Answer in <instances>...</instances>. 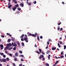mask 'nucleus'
<instances>
[{
    "label": "nucleus",
    "instance_id": "obj_1",
    "mask_svg": "<svg viewBox=\"0 0 66 66\" xmlns=\"http://www.w3.org/2000/svg\"><path fill=\"white\" fill-rule=\"evenodd\" d=\"M24 40L26 42V43H28L29 42V40H28V38L27 37H25L24 38Z\"/></svg>",
    "mask_w": 66,
    "mask_h": 66
},
{
    "label": "nucleus",
    "instance_id": "obj_2",
    "mask_svg": "<svg viewBox=\"0 0 66 66\" xmlns=\"http://www.w3.org/2000/svg\"><path fill=\"white\" fill-rule=\"evenodd\" d=\"M39 52L38 51H35V52H36V53H38V54H40V53H41V51H42V49H39Z\"/></svg>",
    "mask_w": 66,
    "mask_h": 66
},
{
    "label": "nucleus",
    "instance_id": "obj_3",
    "mask_svg": "<svg viewBox=\"0 0 66 66\" xmlns=\"http://www.w3.org/2000/svg\"><path fill=\"white\" fill-rule=\"evenodd\" d=\"M12 46V45L11 43H9V44H6V46L8 47H11V46Z\"/></svg>",
    "mask_w": 66,
    "mask_h": 66
},
{
    "label": "nucleus",
    "instance_id": "obj_4",
    "mask_svg": "<svg viewBox=\"0 0 66 66\" xmlns=\"http://www.w3.org/2000/svg\"><path fill=\"white\" fill-rule=\"evenodd\" d=\"M29 36H34V37H36V36L34 34H29Z\"/></svg>",
    "mask_w": 66,
    "mask_h": 66
},
{
    "label": "nucleus",
    "instance_id": "obj_5",
    "mask_svg": "<svg viewBox=\"0 0 66 66\" xmlns=\"http://www.w3.org/2000/svg\"><path fill=\"white\" fill-rule=\"evenodd\" d=\"M12 45L13 46H14L15 47H17V44L15 43H14V44L13 42H12Z\"/></svg>",
    "mask_w": 66,
    "mask_h": 66
},
{
    "label": "nucleus",
    "instance_id": "obj_6",
    "mask_svg": "<svg viewBox=\"0 0 66 66\" xmlns=\"http://www.w3.org/2000/svg\"><path fill=\"white\" fill-rule=\"evenodd\" d=\"M44 57V56H43V55H41L39 57V59H41L42 58H43Z\"/></svg>",
    "mask_w": 66,
    "mask_h": 66
},
{
    "label": "nucleus",
    "instance_id": "obj_7",
    "mask_svg": "<svg viewBox=\"0 0 66 66\" xmlns=\"http://www.w3.org/2000/svg\"><path fill=\"white\" fill-rule=\"evenodd\" d=\"M3 44H1V45L0 44V48L1 47V49L2 50L3 48Z\"/></svg>",
    "mask_w": 66,
    "mask_h": 66
},
{
    "label": "nucleus",
    "instance_id": "obj_8",
    "mask_svg": "<svg viewBox=\"0 0 66 66\" xmlns=\"http://www.w3.org/2000/svg\"><path fill=\"white\" fill-rule=\"evenodd\" d=\"M16 9H17V7H15L12 9L14 11H15V10H16Z\"/></svg>",
    "mask_w": 66,
    "mask_h": 66
},
{
    "label": "nucleus",
    "instance_id": "obj_9",
    "mask_svg": "<svg viewBox=\"0 0 66 66\" xmlns=\"http://www.w3.org/2000/svg\"><path fill=\"white\" fill-rule=\"evenodd\" d=\"M12 5H8V7L9 9H11V7H12Z\"/></svg>",
    "mask_w": 66,
    "mask_h": 66
},
{
    "label": "nucleus",
    "instance_id": "obj_10",
    "mask_svg": "<svg viewBox=\"0 0 66 66\" xmlns=\"http://www.w3.org/2000/svg\"><path fill=\"white\" fill-rule=\"evenodd\" d=\"M13 2L15 4H17V2L16 1V0H13Z\"/></svg>",
    "mask_w": 66,
    "mask_h": 66
},
{
    "label": "nucleus",
    "instance_id": "obj_11",
    "mask_svg": "<svg viewBox=\"0 0 66 66\" xmlns=\"http://www.w3.org/2000/svg\"><path fill=\"white\" fill-rule=\"evenodd\" d=\"M20 6H21V7H23V6L24 5V4H22V3L21 4H20Z\"/></svg>",
    "mask_w": 66,
    "mask_h": 66
},
{
    "label": "nucleus",
    "instance_id": "obj_12",
    "mask_svg": "<svg viewBox=\"0 0 66 66\" xmlns=\"http://www.w3.org/2000/svg\"><path fill=\"white\" fill-rule=\"evenodd\" d=\"M7 49H8V47H7V46H6V47L4 49V50H7Z\"/></svg>",
    "mask_w": 66,
    "mask_h": 66
},
{
    "label": "nucleus",
    "instance_id": "obj_13",
    "mask_svg": "<svg viewBox=\"0 0 66 66\" xmlns=\"http://www.w3.org/2000/svg\"><path fill=\"white\" fill-rule=\"evenodd\" d=\"M6 59H4V58H3V62H6Z\"/></svg>",
    "mask_w": 66,
    "mask_h": 66
},
{
    "label": "nucleus",
    "instance_id": "obj_14",
    "mask_svg": "<svg viewBox=\"0 0 66 66\" xmlns=\"http://www.w3.org/2000/svg\"><path fill=\"white\" fill-rule=\"evenodd\" d=\"M13 49V47H8V49L9 50H11V49Z\"/></svg>",
    "mask_w": 66,
    "mask_h": 66
},
{
    "label": "nucleus",
    "instance_id": "obj_15",
    "mask_svg": "<svg viewBox=\"0 0 66 66\" xmlns=\"http://www.w3.org/2000/svg\"><path fill=\"white\" fill-rule=\"evenodd\" d=\"M52 49V50H55L56 49V48L55 47H53Z\"/></svg>",
    "mask_w": 66,
    "mask_h": 66
},
{
    "label": "nucleus",
    "instance_id": "obj_16",
    "mask_svg": "<svg viewBox=\"0 0 66 66\" xmlns=\"http://www.w3.org/2000/svg\"><path fill=\"white\" fill-rule=\"evenodd\" d=\"M14 61H17V58H15L14 59Z\"/></svg>",
    "mask_w": 66,
    "mask_h": 66
},
{
    "label": "nucleus",
    "instance_id": "obj_17",
    "mask_svg": "<svg viewBox=\"0 0 66 66\" xmlns=\"http://www.w3.org/2000/svg\"><path fill=\"white\" fill-rule=\"evenodd\" d=\"M51 55H50L49 54L48 55V60H50V57Z\"/></svg>",
    "mask_w": 66,
    "mask_h": 66
},
{
    "label": "nucleus",
    "instance_id": "obj_18",
    "mask_svg": "<svg viewBox=\"0 0 66 66\" xmlns=\"http://www.w3.org/2000/svg\"><path fill=\"white\" fill-rule=\"evenodd\" d=\"M17 43L18 44V45L19 46V47H20V44H19V42H17Z\"/></svg>",
    "mask_w": 66,
    "mask_h": 66
},
{
    "label": "nucleus",
    "instance_id": "obj_19",
    "mask_svg": "<svg viewBox=\"0 0 66 66\" xmlns=\"http://www.w3.org/2000/svg\"><path fill=\"white\" fill-rule=\"evenodd\" d=\"M11 40L12 41H14V40H15V39H14V38L12 37L11 38Z\"/></svg>",
    "mask_w": 66,
    "mask_h": 66
},
{
    "label": "nucleus",
    "instance_id": "obj_20",
    "mask_svg": "<svg viewBox=\"0 0 66 66\" xmlns=\"http://www.w3.org/2000/svg\"><path fill=\"white\" fill-rule=\"evenodd\" d=\"M15 55L16 56H18V53H16L15 54Z\"/></svg>",
    "mask_w": 66,
    "mask_h": 66
},
{
    "label": "nucleus",
    "instance_id": "obj_21",
    "mask_svg": "<svg viewBox=\"0 0 66 66\" xmlns=\"http://www.w3.org/2000/svg\"><path fill=\"white\" fill-rule=\"evenodd\" d=\"M11 41V40L10 39H9L7 41V42H8V43H10V41Z\"/></svg>",
    "mask_w": 66,
    "mask_h": 66
},
{
    "label": "nucleus",
    "instance_id": "obj_22",
    "mask_svg": "<svg viewBox=\"0 0 66 66\" xmlns=\"http://www.w3.org/2000/svg\"><path fill=\"white\" fill-rule=\"evenodd\" d=\"M21 44H22V46H24V43H23V42H22Z\"/></svg>",
    "mask_w": 66,
    "mask_h": 66
},
{
    "label": "nucleus",
    "instance_id": "obj_23",
    "mask_svg": "<svg viewBox=\"0 0 66 66\" xmlns=\"http://www.w3.org/2000/svg\"><path fill=\"white\" fill-rule=\"evenodd\" d=\"M23 37H24V34H23L22 36H21L20 37V38H22Z\"/></svg>",
    "mask_w": 66,
    "mask_h": 66
},
{
    "label": "nucleus",
    "instance_id": "obj_24",
    "mask_svg": "<svg viewBox=\"0 0 66 66\" xmlns=\"http://www.w3.org/2000/svg\"><path fill=\"white\" fill-rule=\"evenodd\" d=\"M19 52L20 53H21V54H22V52L21 51H19Z\"/></svg>",
    "mask_w": 66,
    "mask_h": 66
},
{
    "label": "nucleus",
    "instance_id": "obj_25",
    "mask_svg": "<svg viewBox=\"0 0 66 66\" xmlns=\"http://www.w3.org/2000/svg\"><path fill=\"white\" fill-rule=\"evenodd\" d=\"M64 57V56L63 55H61L60 56V57L61 58V59H62V58H63Z\"/></svg>",
    "mask_w": 66,
    "mask_h": 66
},
{
    "label": "nucleus",
    "instance_id": "obj_26",
    "mask_svg": "<svg viewBox=\"0 0 66 66\" xmlns=\"http://www.w3.org/2000/svg\"><path fill=\"white\" fill-rule=\"evenodd\" d=\"M64 50H65L66 49V45H64Z\"/></svg>",
    "mask_w": 66,
    "mask_h": 66
},
{
    "label": "nucleus",
    "instance_id": "obj_27",
    "mask_svg": "<svg viewBox=\"0 0 66 66\" xmlns=\"http://www.w3.org/2000/svg\"><path fill=\"white\" fill-rule=\"evenodd\" d=\"M16 48H17L16 47H14V48H13V50H16Z\"/></svg>",
    "mask_w": 66,
    "mask_h": 66
},
{
    "label": "nucleus",
    "instance_id": "obj_28",
    "mask_svg": "<svg viewBox=\"0 0 66 66\" xmlns=\"http://www.w3.org/2000/svg\"><path fill=\"white\" fill-rule=\"evenodd\" d=\"M0 54H1V55H4V54L3 53H0Z\"/></svg>",
    "mask_w": 66,
    "mask_h": 66
},
{
    "label": "nucleus",
    "instance_id": "obj_29",
    "mask_svg": "<svg viewBox=\"0 0 66 66\" xmlns=\"http://www.w3.org/2000/svg\"><path fill=\"white\" fill-rule=\"evenodd\" d=\"M6 60L7 61H9L10 59H9V58L7 57L6 59Z\"/></svg>",
    "mask_w": 66,
    "mask_h": 66
},
{
    "label": "nucleus",
    "instance_id": "obj_30",
    "mask_svg": "<svg viewBox=\"0 0 66 66\" xmlns=\"http://www.w3.org/2000/svg\"><path fill=\"white\" fill-rule=\"evenodd\" d=\"M3 59H0V62L1 61V62H3Z\"/></svg>",
    "mask_w": 66,
    "mask_h": 66
},
{
    "label": "nucleus",
    "instance_id": "obj_31",
    "mask_svg": "<svg viewBox=\"0 0 66 66\" xmlns=\"http://www.w3.org/2000/svg\"><path fill=\"white\" fill-rule=\"evenodd\" d=\"M55 57L56 59H58L59 58V59H61V57H56V56H55Z\"/></svg>",
    "mask_w": 66,
    "mask_h": 66
},
{
    "label": "nucleus",
    "instance_id": "obj_32",
    "mask_svg": "<svg viewBox=\"0 0 66 66\" xmlns=\"http://www.w3.org/2000/svg\"><path fill=\"white\" fill-rule=\"evenodd\" d=\"M60 29V26H58L57 28V30H59Z\"/></svg>",
    "mask_w": 66,
    "mask_h": 66
},
{
    "label": "nucleus",
    "instance_id": "obj_33",
    "mask_svg": "<svg viewBox=\"0 0 66 66\" xmlns=\"http://www.w3.org/2000/svg\"><path fill=\"white\" fill-rule=\"evenodd\" d=\"M46 65V66H49V64L48 63H47Z\"/></svg>",
    "mask_w": 66,
    "mask_h": 66
},
{
    "label": "nucleus",
    "instance_id": "obj_34",
    "mask_svg": "<svg viewBox=\"0 0 66 66\" xmlns=\"http://www.w3.org/2000/svg\"><path fill=\"white\" fill-rule=\"evenodd\" d=\"M18 9L19 11H21V9L20 8H18Z\"/></svg>",
    "mask_w": 66,
    "mask_h": 66
},
{
    "label": "nucleus",
    "instance_id": "obj_35",
    "mask_svg": "<svg viewBox=\"0 0 66 66\" xmlns=\"http://www.w3.org/2000/svg\"><path fill=\"white\" fill-rule=\"evenodd\" d=\"M18 4L17 5H15V6H16V7H18V6H19V5L18 4Z\"/></svg>",
    "mask_w": 66,
    "mask_h": 66
},
{
    "label": "nucleus",
    "instance_id": "obj_36",
    "mask_svg": "<svg viewBox=\"0 0 66 66\" xmlns=\"http://www.w3.org/2000/svg\"><path fill=\"white\" fill-rule=\"evenodd\" d=\"M64 52H62L61 53V55H63V53Z\"/></svg>",
    "mask_w": 66,
    "mask_h": 66
},
{
    "label": "nucleus",
    "instance_id": "obj_37",
    "mask_svg": "<svg viewBox=\"0 0 66 66\" xmlns=\"http://www.w3.org/2000/svg\"><path fill=\"white\" fill-rule=\"evenodd\" d=\"M37 39L38 40H39V37L37 36Z\"/></svg>",
    "mask_w": 66,
    "mask_h": 66
},
{
    "label": "nucleus",
    "instance_id": "obj_38",
    "mask_svg": "<svg viewBox=\"0 0 66 66\" xmlns=\"http://www.w3.org/2000/svg\"><path fill=\"white\" fill-rule=\"evenodd\" d=\"M57 44H58V46L59 47V48L61 47V46H60V44H59V43H58Z\"/></svg>",
    "mask_w": 66,
    "mask_h": 66
},
{
    "label": "nucleus",
    "instance_id": "obj_39",
    "mask_svg": "<svg viewBox=\"0 0 66 66\" xmlns=\"http://www.w3.org/2000/svg\"><path fill=\"white\" fill-rule=\"evenodd\" d=\"M9 55L10 56H12V54L11 53H9Z\"/></svg>",
    "mask_w": 66,
    "mask_h": 66
},
{
    "label": "nucleus",
    "instance_id": "obj_40",
    "mask_svg": "<svg viewBox=\"0 0 66 66\" xmlns=\"http://www.w3.org/2000/svg\"><path fill=\"white\" fill-rule=\"evenodd\" d=\"M33 3L34 4H36V1H35Z\"/></svg>",
    "mask_w": 66,
    "mask_h": 66
},
{
    "label": "nucleus",
    "instance_id": "obj_41",
    "mask_svg": "<svg viewBox=\"0 0 66 66\" xmlns=\"http://www.w3.org/2000/svg\"><path fill=\"white\" fill-rule=\"evenodd\" d=\"M21 40L22 41H24V40H23V39L22 38L21 39Z\"/></svg>",
    "mask_w": 66,
    "mask_h": 66
},
{
    "label": "nucleus",
    "instance_id": "obj_42",
    "mask_svg": "<svg viewBox=\"0 0 66 66\" xmlns=\"http://www.w3.org/2000/svg\"><path fill=\"white\" fill-rule=\"evenodd\" d=\"M3 57L5 58V57H6V56L5 55H3Z\"/></svg>",
    "mask_w": 66,
    "mask_h": 66
},
{
    "label": "nucleus",
    "instance_id": "obj_43",
    "mask_svg": "<svg viewBox=\"0 0 66 66\" xmlns=\"http://www.w3.org/2000/svg\"><path fill=\"white\" fill-rule=\"evenodd\" d=\"M19 66H22V64H20L19 65Z\"/></svg>",
    "mask_w": 66,
    "mask_h": 66
},
{
    "label": "nucleus",
    "instance_id": "obj_44",
    "mask_svg": "<svg viewBox=\"0 0 66 66\" xmlns=\"http://www.w3.org/2000/svg\"><path fill=\"white\" fill-rule=\"evenodd\" d=\"M13 65L14 66H16V65H15V63H13Z\"/></svg>",
    "mask_w": 66,
    "mask_h": 66
},
{
    "label": "nucleus",
    "instance_id": "obj_45",
    "mask_svg": "<svg viewBox=\"0 0 66 66\" xmlns=\"http://www.w3.org/2000/svg\"><path fill=\"white\" fill-rule=\"evenodd\" d=\"M5 53H6V54H7V51H5Z\"/></svg>",
    "mask_w": 66,
    "mask_h": 66
},
{
    "label": "nucleus",
    "instance_id": "obj_46",
    "mask_svg": "<svg viewBox=\"0 0 66 66\" xmlns=\"http://www.w3.org/2000/svg\"><path fill=\"white\" fill-rule=\"evenodd\" d=\"M40 38L41 39H42L43 38V36H41L40 37Z\"/></svg>",
    "mask_w": 66,
    "mask_h": 66
},
{
    "label": "nucleus",
    "instance_id": "obj_47",
    "mask_svg": "<svg viewBox=\"0 0 66 66\" xmlns=\"http://www.w3.org/2000/svg\"><path fill=\"white\" fill-rule=\"evenodd\" d=\"M21 57H23V56H23V55H22V54H21Z\"/></svg>",
    "mask_w": 66,
    "mask_h": 66
},
{
    "label": "nucleus",
    "instance_id": "obj_48",
    "mask_svg": "<svg viewBox=\"0 0 66 66\" xmlns=\"http://www.w3.org/2000/svg\"><path fill=\"white\" fill-rule=\"evenodd\" d=\"M21 61H22V62H23V60L22 59H21Z\"/></svg>",
    "mask_w": 66,
    "mask_h": 66
},
{
    "label": "nucleus",
    "instance_id": "obj_49",
    "mask_svg": "<svg viewBox=\"0 0 66 66\" xmlns=\"http://www.w3.org/2000/svg\"><path fill=\"white\" fill-rule=\"evenodd\" d=\"M62 29H63V28H61L60 29V31H62Z\"/></svg>",
    "mask_w": 66,
    "mask_h": 66
},
{
    "label": "nucleus",
    "instance_id": "obj_50",
    "mask_svg": "<svg viewBox=\"0 0 66 66\" xmlns=\"http://www.w3.org/2000/svg\"><path fill=\"white\" fill-rule=\"evenodd\" d=\"M2 37H3V38L4 37V36L3 35H2Z\"/></svg>",
    "mask_w": 66,
    "mask_h": 66
},
{
    "label": "nucleus",
    "instance_id": "obj_51",
    "mask_svg": "<svg viewBox=\"0 0 66 66\" xmlns=\"http://www.w3.org/2000/svg\"><path fill=\"white\" fill-rule=\"evenodd\" d=\"M42 60H43V61H45V58H44L43 57L42 59Z\"/></svg>",
    "mask_w": 66,
    "mask_h": 66
},
{
    "label": "nucleus",
    "instance_id": "obj_52",
    "mask_svg": "<svg viewBox=\"0 0 66 66\" xmlns=\"http://www.w3.org/2000/svg\"><path fill=\"white\" fill-rule=\"evenodd\" d=\"M63 43H62V41H61L60 42V44H62Z\"/></svg>",
    "mask_w": 66,
    "mask_h": 66
},
{
    "label": "nucleus",
    "instance_id": "obj_53",
    "mask_svg": "<svg viewBox=\"0 0 66 66\" xmlns=\"http://www.w3.org/2000/svg\"><path fill=\"white\" fill-rule=\"evenodd\" d=\"M60 24H61V22L60 23L58 24V26L60 25Z\"/></svg>",
    "mask_w": 66,
    "mask_h": 66
},
{
    "label": "nucleus",
    "instance_id": "obj_54",
    "mask_svg": "<svg viewBox=\"0 0 66 66\" xmlns=\"http://www.w3.org/2000/svg\"><path fill=\"white\" fill-rule=\"evenodd\" d=\"M42 53L43 54V55H45V53H44L43 52H42Z\"/></svg>",
    "mask_w": 66,
    "mask_h": 66
},
{
    "label": "nucleus",
    "instance_id": "obj_55",
    "mask_svg": "<svg viewBox=\"0 0 66 66\" xmlns=\"http://www.w3.org/2000/svg\"><path fill=\"white\" fill-rule=\"evenodd\" d=\"M10 5V2H9L8 3V5Z\"/></svg>",
    "mask_w": 66,
    "mask_h": 66
},
{
    "label": "nucleus",
    "instance_id": "obj_56",
    "mask_svg": "<svg viewBox=\"0 0 66 66\" xmlns=\"http://www.w3.org/2000/svg\"><path fill=\"white\" fill-rule=\"evenodd\" d=\"M47 48H48V46H47V47H46L45 49H47Z\"/></svg>",
    "mask_w": 66,
    "mask_h": 66
},
{
    "label": "nucleus",
    "instance_id": "obj_57",
    "mask_svg": "<svg viewBox=\"0 0 66 66\" xmlns=\"http://www.w3.org/2000/svg\"><path fill=\"white\" fill-rule=\"evenodd\" d=\"M24 36H26V37H28V36L26 35H25Z\"/></svg>",
    "mask_w": 66,
    "mask_h": 66
},
{
    "label": "nucleus",
    "instance_id": "obj_58",
    "mask_svg": "<svg viewBox=\"0 0 66 66\" xmlns=\"http://www.w3.org/2000/svg\"><path fill=\"white\" fill-rule=\"evenodd\" d=\"M6 34H7V35H10V34H9V33H7Z\"/></svg>",
    "mask_w": 66,
    "mask_h": 66
},
{
    "label": "nucleus",
    "instance_id": "obj_59",
    "mask_svg": "<svg viewBox=\"0 0 66 66\" xmlns=\"http://www.w3.org/2000/svg\"><path fill=\"white\" fill-rule=\"evenodd\" d=\"M48 53H49V52H48V51H47L46 52V53H47V54H48Z\"/></svg>",
    "mask_w": 66,
    "mask_h": 66
},
{
    "label": "nucleus",
    "instance_id": "obj_60",
    "mask_svg": "<svg viewBox=\"0 0 66 66\" xmlns=\"http://www.w3.org/2000/svg\"><path fill=\"white\" fill-rule=\"evenodd\" d=\"M9 36H10V37H11L12 36V35H10V34H9Z\"/></svg>",
    "mask_w": 66,
    "mask_h": 66
},
{
    "label": "nucleus",
    "instance_id": "obj_61",
    "mask_svg": "<svg viewBox=\"0 0 66 66\" xmlns=\"http://www.w3.org/2000/svg\"><path fill=\"white\" fill-rule=\"evenodd\" d=\"M31 3H28V5H31Z\"/></svg>",
    "mask_w": 66,
    "mask_h": 66
},
{
    "label": "nucleus",
    "instance_id": "obj_62",
    "mask_svg": "<svg viewBox=\"0 0 66 66\" xmlns=\"http://www.w3.org/2000/svg\"><path fill=\"white\" fill-rule=\"evenodd\" d=\"M47 44L48 45H49V42H47Z\"/></svg>",
    "mask_w": 66,
    "mask_h": 66
},
{
    "label": "nucleus",
    "instance_id": "obj_63",
    "mask_svg": "<svg viewBox=\"0 0 66 66\" xmlns=\"http://www.w3.org/2000/svg\"><path fill=\"white\" fill-rule=\"evenodd\" d=\"M35 47H37V45H35Z\"/></svg>",
    "mask_w": 66,
    "mask_h": 66
},
{
    "label": "nucleus",
    "instance_id": "obj_64",
    "mask_svg": "<svg viewBox=\"0 0 66 66\" xmlns=\"http://www.w3.org/2000/svg\"><path fill=\"white\" fill-rule=\"evenodd\" d=\"M56 63H59V61H56Z\"/></svg>",
    "mask_w": 66,
    "mask_h": 66
}]
</instances>
